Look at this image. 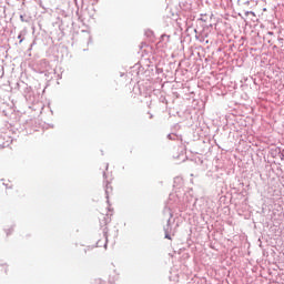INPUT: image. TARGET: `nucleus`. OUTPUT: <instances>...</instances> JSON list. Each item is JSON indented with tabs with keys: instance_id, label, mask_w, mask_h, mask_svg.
<instances>
[{
	"instance_id": "f257e3e1",
	"label": "nucleus",
	"mask_w": 284,
	"mask_h": 284,
	"mask_svg": "<svg viewBox=\"0 0 284 284\" xmlns=\"http://www.w3.org/2000/svg\"><path fill=\"white\" fill-rule=\"evenodd\" d=\"M165 239H169V241H172V237L170 235H165Z\"/></svg>"
}]
</instances>
